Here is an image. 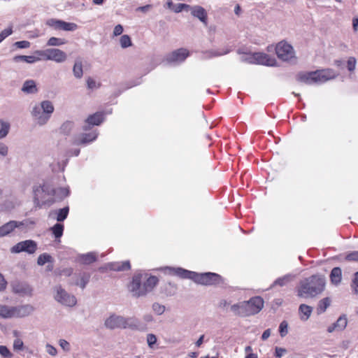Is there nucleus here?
Masks as SVG:
<instances>
[{"instance_id":"de8ad7c7","label":"nucleus","mask_w":358,"mask_h":358,"mask_svg":"<svg viewBox=\"0 0 358 358\" xmlns=\"http://www.w3.org/2000/svg\"><path fill=\"white\" fill-rule=\"evenodd\" d=\"M357 60L354 57H350L347 61V69L349 71H353L356 68Z\"/></svg>"},{"instance_id":"c03bdc74","label":"nucleus","mask_w":358,"mask_h":358,"mask_svg":"<svg viewBox=\"0 0 358 358\" xmlns=\"http://www.w3.org/2000/svg\"><path fill=\"white\" fill-rule=\"evenodd\" d=\"M344 259L348 262H358V251H352L345 254Z\"/></svg>"},{"instance_id":"13d9d810","label":"nucleus","mask_w":358,"mask_h":358,"mask_svg":"<svg viewBox=\"0 0 358 358\" xmlns=\"http://www.w3.org/2000/svg\"><path fill=\"white\" fill-rule=\"evenodd\" d=\"M123 32V27L121 24H117L113 30V35L117 36L121 35Z\"/></svg>"},{"instance_id":"72a5a7b5","label":"nucleus","mask_w":358,"mask_h":358,"mask_svg":"<svg viewBox=\"0 0 358 358\" xmlns=\"http://www.w3.org/2000/svg\"><path fill=\"white\" fill-rule=\"evenodd\" d=\"M324 281L320 278L316 280V275H315V294L321 293L324 289Z\"/></svg>"},{"instance_id":"338daca9","label":"nucleus","mask_w":358,"mask_h":358,"mask_svg":"<svg viewBox=\"0 0 358 358\" xmlns=\"http://www.w3.org/2000/svg\"><path fill=\"white\" fill-rule=\"evenodd\" d=\"M285 352V350L283 348H275V356L278 357H282Z\"/></svg>"},{"instance_id":"ea45409f","label":"nucleus","mask_w":358,"mask_h":358,"mask_svg":"<svg viewBox=\"0 0 358 358\" xmlns=\"http://www.w3.org/2000/svg\"><path fill=\"white\" fill-rule=\"evenodd\" d=\"M73 127V122L71 121L65 122L60 127L61 131L66 135H68Z\"/></svg>"},{"instance_id":"473e14b6","label":"nucleus","mask_w":358,"mask_h":358,"mask_svg":"<svg viewBox=\"0 0 358 358\" xmlns=\"http://www.w3.org/2000/svg\"><path fill=\"white\" fill-rule=\"evenodd\" d=\"M66 42L64 38L50 37L47 42V45L49 46H59L66 44Z\"/></svg>"},{"instance_id":"4d7b16f0","label":"nucleus","mask_w":358,"mask_h":358,"mask_svg":"<svg viewBox=\"0 0 358 358\" xmlns=\"http://www.w3.org/2000/svg\"><path fill=\"white\" fill-rule=\"evenodd\" d=\"M46 351L49 355H50L52 356H55L57 352V349L50 344H47Z\"/></svg>"},{"instance_id":"6e6d98bb","label":"nucleus","mask_w":358,"mask_h":358,"mask_svg":"<svg viewBox=\"0 0 358 358\" xmlns=\"http://www.w3.org/2000/svg\"><path fill=\"white\" fill-rule=\"evenodd\" d=\"M147 342L150 347H152V345L155 344L157 342V338L154 334H148L147 336Z\"/></svg>"},{"instance_id":"c85d7f7f","label":"nucleus","mask_w":358,"mask_h":358,"mask_svg":"<svg viewBox=\"0 0 358 358\" xmlns=\"http://www.w3.org/2000/svg\"><path fill=\"white\" fill-rule=\"evenodd\" d=\"M111 268L117 271H128L131 268V265L129 261H125L113 264Z\"/></svg>"},{"instance_id":"0e129e2a","label":"nucleus","mask_w":358,"mask_h":358,"mask_svg":"<svg viewBox=\"0 0 358 358\" xmlns=\"http://www.w3.org/2000/svg\"><path fill=\"white\" fill-rule=\"evenodd\" d=\"M334 64L341 69H343L345 66V62L342 59L335 60Z\"/></svg>"},{"instance_id":"f3484780","label":"nucleus","mask_w":358,"mask_h":358,"mask_svg":"<svg viewBox=\"0 0 358 358\" xmlns=\"http://www.w3.org/2000/svg\"><path fill=\"white\" fill-rule=\"evenodd\" d=\"M13 291L15 293L24 294V295H30L31 294L32 289L26 283L20 282H15L12 285Z\"/></svg>"},{"instance_id":"1a4fd4ad","label":"nucleus","mask_w":358,"mask_h":358,"mask_svg":"<svg viewBox=\"0 0 358 358\" xmlns=\"http://www.w3.org/2000/svg\"><path fill=\"white\" fill-rule=\"evenodd\" d=\"M313 292V275L300 282L298 287V296L302 298L311 297Z\"/></svg>"},{"instance_id":"f257e3e1","label":"nucleus","mask_w":358,"mask_h":358,"mask_svg":"<svg viewBox=\"0 0 358 358\" xmlns=\"http://www.w3.org/2000/svg\"><path fill=\"white\" fill-rule=\"evenodd\" d=\"M54 111V106L50 101H43L41 103V108L35 106L31 114L40 125L45 124Z\"/></svg>"},{"instance_id":"2f4dec72","label":"nucleus","mask_w":358,"mask_h":358,"mask_svg":"<svg viewBox=\"0 0 358 358\" xmlns=\"http://www.w3.org/2000/svg\"><path fill=\"white\" fill-rule=\"evenodd\" d=\"M51 231L56 238L62 237L64 231V225L60 223L55 224L51 227Z\"/></svg>"},{"instance_id":"69168bd1","label":"nucleus","mask_w":358,"mask_h":358,"mask_svg":"<svg viewBox=\"0 0 358 358\" xmlns=\"http://www.w3.org/2000/svg\"><path fill=\"white\" fill-rule=\"evenodd\" d=\"M6 287V281L5 280L3 276L0 274V291L3 290Z\"/></svg>"},{"instance_id":"3c124183","label":"nucleus","mask_w":358,"mask_h":358,"mask_svg":"<svg viewBox=\"0 0 358 358\" xmlns=\"http://www.w3.org/2000/svg\"><path fill=\"white\" fill-rule=\"evenodd\" d=\"M189 8V6L185 3H178L173 8V10L175 13H180L185 9H187Z\"/></svg>"},{"instance_id":"393cba45","label":"nucleus","mask_w":358,"mask_h":358,"mask_svg":"<svg viewBox=\"0 0 358 358\" xmlns=\"http://www.w3.org/2000/svg\"><path fill=\"white\" fill-rule=\"evenodd\" d=\"M195 273L196 272L185 270L182 268H176L174 272V273L176 275H177L178 276H179L182 278L191 279L193 281L194 280Z\"/></svg>"},{"instance_id":"6e6552de","label":"nucleus","mask_w":358,"mask_h":358,"mask_svg":"<svg viewBox=\"0 0 358 358\" xmlns=\"http://www.w3.org/2000/svg\"><path fill=\"white\" fill-rule=\"evenodd\" d=\"M40 55L47 60H52L57 63H61L66 59V54L57 48L47 49L40 53Z\"/></svg>"},{"instance_id":"9b49d317","label":"nucleus","mask_w":358,"mask_h":358,"mask_svg":"<svg viewBox=\"0 0 358 358\" xmlns=\"http://www.w3.org/2000/svg\"><path fill=\"white\" fill-rule=\"evenodd\" d=\"M334 70L330 69L315 70V83H323L329 80L334 79L337 76Z\"/></svg>"},{"instance_id":"8fccbe9b","label":"nucleus","mask_w":358,"mask_h":358,"mask_svg":"<svg viewBox=\"0 0 358 358\" xmlns=\"http://www.w3.org/2000/svg\"><path fill=\"white\" fill-rule=\"evenodd\" d=\"M288 324L286 321H282L279 327V331L281 336H285L287 334Z\"/></svg>"},{"instance_id":"052dcab7","label":"nucleus","mask_w":358,"mask_h":358,"mask_svg":"<svg viewBox=\"0 0 358 358\" xmlns=\"http://www.w3.org/2000/svg\"><path fill=\"white\" fill-rule=\"evenodd\" d=\"M59 345L61 346L62 348H63L64 350H69L70 349V345L69 343V342H67L66 340H64V339H61L59 341Z\"/></svg>"},{"instance_id":"7c9ffc66","label":"nucleus","mask_w":358,"mask_h":358,"mask_svg":"<svg viewBox=\"0 0 358 358\" xmlns=\"http://www.w3.org/2000/svg\"><path fill=\"white\" fill-rule=\"evenodd\" d=\"M14 61L16 62L22 61L29 64L34 63L37 62L39 59L36 57L35 56H27V55H17L13 58Z\"/></svg>"},{"instance_id":"09e8293b","label":"nucleus","mask_w":358,"mask_h":358,"mask_svg":"<svg viewBox=\"0 0 358 358\" xmlns=\"http://www.w3.org/2000/svg\"><path fill=\"white\" fill-rule=\"evenodd\" d=\"M13 33L12 27L5 29L0 33V43Z\"/></svg>"},{"instance_id":"b1692460","label":"nucleus","mask_w":358,"mask_h":358,"mask_svg":"<svg viewBox=\"0 0 358 358\" xmlns=\"http://www.w3.org/2000/svg\"><path fill=\"white\" fill-rule=\"evenodd\" d=\"M22 91L26 94H34L38 92L36 82L33 80H26L22 87Z\"/></svg>"},{"instance_id":"9d476101","label":"nucleus","mask_w":358,"mask_h":358,"mask_svg":"<svg viewBox=\"0 0 358 358\" xmlns=\"http://www.w3.org/2000/svg\"><path fill=\"white\" fill-rule=\"evenodd\" d=\"M141 274L134 275L132 278L131 282L128 286L129 292H131L134 296L139 297L145 296V294H141L143 292V285H141Z\"/></svg>"},{"instance_id":"7ed1b4c3","label":"nucleus","mask_w":358,"mask_h":358,"mask_svg":"<svg viewBox=\"0 0 358 358\" xmlns=\"http://www.w3.org/2000/svg\"><path fill=\"white\" fill-rule=\"evenodd\" d=\"M194 282L206 286L217 285L223 282L222 277L215 273H195Z\"/></svg>"},{"instance_id":"f03ea898","label":"nucleus","mask_w":358,"mask_h":358,"mask_svg":"<svg viewBox=\"0 0 358 358\" xmlns=\"http://www.w3.org/2000/svg\"><path fill=\"white\" fill-rule=\"evenodd\" d=\"M105 325L110 329L115 328H130L132 329L138 328L136 321L132 318H124L120 316L112 315L105 322Z\"/></svg>"},{"instance_id":"39448f33","label":"nucleus","mask_w":358,"mask_h":358,"mask_svg":"<svg viewBox=\"0 0 358 358\" xmlns=\"http://www.w3.org/2000/svg\"><path fill=\"white\" fill-rule=\"evenodd\" d=\"M275 53L278 57L282 61H289L295 57L293 47L284 41L276 45Z\"/></svg>"},{"instance_id":"58836bf2","label":"nucleus","mask_w":358,"mask_h":358,"mask_svg":"<svg viewBox=\"0 0 358 358\" xmlns=\"http://www.w3.org/2000/svg\"><path fill=\"white\" fill-rule=\"evenodd\" d=\"M120 43L122 48H127L132 45L130 36L127 34L122 35L120 37Z\"/></svg>"},{"instance_id":"c9c22d12","label":"nucleus","mask_w":358,"mask_h":358,"mask_svg":"<svg viewBox=\"0 0 358 358\" xmlns=\"http://www.w3.org/2000/svg\"><path fill=\"white\" fill-rule=\"evenodd\" d=\"M299 79L306 83H311L313 81V72L301 73L299 76Z\"/></svg>"},{"instance_id":"f704fd0d","label":"nucleus","mask_w":358,"mask_h":358,"mask_svg":"<svg viewBox=\"0 0 358 358\" xmlns=\"http://www.w3.org/2000/svg\"><path fill=\"white\" fill-rule=\"evenodd\" d=\"M69 208L68 206L61 208L57 213V220L58 222L64 221L68 216Z\"/></svg>"},{"instance_id":"a211bd4d","label":"nucleus","mask_w":358,"mask_h":358,"mask_svg":"<svg viewBox=\"0 0 358 358\" xmlns=\"http://www.w3.org/2000/svg\"><path fill=\"white\" fill-rule=\"evenodd\" d=\"M189 56V51L185 48L178 49L169 55V59L171 62H182Z\"/></svg>"},{"instance_id":"dca6fc26","label":"nucleus","mask_w":358,"mask_h":358,"mask_svg":"<svg viewBox=\"0 0 358 358\" xmlns=\"http://www.w3.org/2000/svg\"><path fill=\"white\" fill-rule=\"evenodd\" d=\"M23 224V222L17 221H10L4 224L0 227V237L8 235L13 231L15 228L22 226Z\"/></svg>"},{"instance_id":"bf43d9fd","label":"nucleus","mask_w":358,"mask_h":358,"mask_svg":"<svg viewBox=\"0 0 358 358\" xmlns=\"http://www.w3.org/2000/svg\"><path fill=\"white\" fill-rule=\"evenodd\" d=\"M289 281V278H287V277H283V278H278L275 281V285H278L280 286H283L285 285H286V283Z\"/></svg>"},{"instance_id":"ddd939ff","label":"nucleus","mask_w":358,"mask_h":358,"mask_svg":"<svg viewBox=\"0 0 358 358\" xmlns=\"http://www.w3.org/2000/svg\"><path fill=\"white\" fill-rule=\"evenodd\" d=\"M253 58L259 64L266 66H274L276 61L274 58L270 57L268 55L263 52H256L253 55Z\"/></svg>"},{"instance_id":"79ce46f5","label":"nucleus","mask_w":358,"mask_h":358,"mask_svg":"<svg viewBox=\"0 0 358 358\" xmlns=\"http://www.w3.org/2000/svg\"><path fill=\"white\" fill-rule=\"evenodd\" d=\"M52 259V257L47 254L43 253L42 255H40L37 259V263L38 265H44L45 263L50 262Z\"/></svg>"},{"instance_id":"0eeeda50","label":"nucleus","mask_w":358,"mask_h":358,"mask_svg":"<svg viewBox=\"0 0 358 358\" xmlns=\"http://www.w3.org/2000/svg\"><path fill=\"white\" fill-rule=\"evenodd\" d=\"M57 294L55 296L59 303L67 306H73L76 304V299L73 295L68 294L61 286L56 287Z\"/></svg>"},{"instance_id":"423d86ee","label":"nucleus","mask_w":358,"mask_h":358,"mask_svg":"<svg viewBox=\"0 0 358 358\" xmlns=\"http://www.w3.org/2000/svg\"><path fill=\"white\" fill-rule=\"evenodd\" d=\"M37 250V244L34 241L26 240L21 241L11 248L10 251L13 253H20L22 252L28 254H34Z\"/></svg>"},{"instance_id":"864d4df0","label":"nucleus","mask_w":358,"mask_h":358,"mask_svg":"<svg viewBox=\"0 0 358 358\" xmlns=\"http://www.w3.org/2000/svg\"><path fill=\"white\" fill-rule=\"evenodd\" d=\"M15 45L17 48H20V49L28 48L30 47V42L28 41H17V42H15Z\"/></svg>"},{"instance_id":"4be33fe9","label":"nucleus","mask_w":358,"mask_h":358,"mask_svg":"<svg viewBox=\"0 0 358 358\" xmlns=\"http://www.w3.org/2000/svg\"><path fill=\"white\" fill-rule=\"evenodd\" d=\"M191 13L194 17H197L204 24H207V13L203 7L199 6L193 7Z\"/></svg>"},{"instance_id":"a19ab883","label":"nucleus","mask_w":358,"mask_h":358,"mask_svg":"<svg viewBox=\"0 0 358 358\" xmlns=\"http://www.w3.org/2000/svg\"><path fill=\"white\" fill-rule=\"evenodd\" d=\"M73 72L74 76L78 78H80L83 76V66L81 62H76L73 69Z\"/></svg>"},{"instance_id":"4c0bfd02","label":"nucleus","mask_w":358,"mask_h":358,"mask_svg":"<svg viewBox=\"0 0 358 358\" xmlns=\"http://www.w3.org/2000/svg\"><path fill=\"white\" fill-rule=\"evenodd\" d=\"M243 302L240 303H236L231 306V310L234 312V313L237 315L245 317V315H243L244 313L243 309Z\"/></svg>"},{"instance_id":"5701e85b","label":"nucleus","mask_w":358,"mask_h":358,"mask_svg":"<svg viewBox=\"0 0 358 358\" xmlns=\"http://www.w3.org/2000/svg\"><path fill=\"white\" fill-rule=\"evenodd\" d=\"M330 280L333 285H338L342 280V270L340 267H334L330 273Z\"/></svg>"},{"instance_id":"603ef678","label":"nucleus","mask_w":358,"mask_h":358,"mask_svg":"<svg viewBox=\"0 0 358 358\" xmlns=\"http://www.w3.org/2000/svg\"><path fill=\"white\" fill-rule=\"evenodd\" d=\"M24 343L20 338L15 339L13 342V349L15 350H22L23 349Z\"/></svg>"},{"instance_id":"49530a36","label":"nucleus","mask_w":358,"mask_h":358,"mask_svg":"<svg viewBox=\"0 0 358 358\" xmlns=\"http://www.w3.org/2000/svg\"><path fill=\"white\" fill-rule=\"evenodd\" d=\"M350 286L355 294H358V271L354 273V277Z\"/></svg>"},{"instance_id":"c756f323","label":"nucleus","mask_w":358,"mask_h":358,"mask_svg":"<svg viewBox=\"0 0 358 358\" xmlns=\"http://www.w3.org/2000/svg\"><path fill=\"white\" fill-rule=\"evenodd\" d=\"M13 316L12 306L0 304V317L11 318Z\"/></svg>"},{"instance_id":"5fc2aeb1","label":"nucleus","mask_w":358,"mask_h":358,"mask_svg":"<svg viewBox=\"0 0 358 358\" xmlns=\"http://www.w3.org/2000/svg\"><path fill=\"white\" fill-rule=\"evenodd\" d=\"M87 87L89 89H94L96 87H99L101 85L100 83L96 85L95 80L92 78H90V77H89L87 80Z\"/></svg>"},{"instance_id":"680f3d73","label":"nucleus","mask_w":358,"mask_h":358,"mask_svg":"<svg viewBox=\"0 0 358 358\" xmlns=\"http://www.w3.org/2000/svg\"><path fill=\"white\" fill-rule=\"evenodd\" d=\"M153 309L157 311L159 314L162 313L164 311V306H161L158 303H155L153 305Z\"/></svg>"},{"instance_id":"412c9836","label":"nucleus","mask_w":358,"mask_h":358,"mask_svg":"<svg viewBox=\"0 0 358 358\" xmlns=\"http://www.w3.org/2000/svg\"><path fill=\"white\" fill-rule=\"evenodd\" d=\"M104 120V113L103 112H97L93 115H90L86 120L85 122L89 126L99 125Z\"/></svg>"},{"instance_id":"cd10ccee","label":"nucleus","mask_w":358,"mask_h":358,"mask_svg":"<svg viewBox=\"0 0 358 358\" xmlns=\"http://www.w3.org/2000/svg\"><path fill=\"white\" fill-rule=\"evenodd\" d=\"M78 259L82 264H90L96 260V257L95 254L89 252L87 254L81 255Z\"/></svg>"},{"instance_id":"2eb2a0df","label":"nucleus","mask_w":358,"mask_h":358,"mask_svg":"<svg viewBox=\"0 0 358 358\" xmlns=\"http://www.w3.org/2000/svg\"><path fill=\"white\" fill-rule=\"evenodd\" d=\"M13 317H23L30 315L34 308L30 305L12 306Z\"/></svg>"},{"instance_id":"6ab92c4d","label":"nucleus","mask_w":358,"mask_h":358,"mask_svg":"<svg viewBox=\"0 0 358 358\" xmlns=\"http://www.w3.org/2000/svg\"><path fill=\"white\" fill-rule=\"evenodd\" d=\"M96 131H93L87 134H83L78 139L74 141L76 145L86 144L94 141L97 138Z\"/></svg>"},{"instance_id":"a18cd8bd","label":"nucleus","mask_w":358,"mask_h":358,"mask_svg":"<svg viewBox=\"0 0 358 358\" xmlns=\"http://www.w3.org/2000/svg\"><path fill=\"white\" fill-rule=\"evenodd\" d=\"M0 355L3 358H12L13 354L9 349L5 345H0Z\"/></svg>"},{"instance_id":"4468645a","label":"nucleus","mask_w":358,"mask_h":358,"mask_svg":"<svg viewBox=\"0 0 358 358\" xmlns=\"http://www.w3.org/2000/svg\"><path fill=\"white\" fill-rule=\"evenodd\" d=\"M347 324L348 320L346 315L343 314L341 315L335 322L328 327L327 331L329 333H332L334 331H342L345 329Z\"/></svg>"},{"instance_id":"e433bc0d","label":"nucleus","mask_w":358,"mask_h":358,"mask_svg":"<svg viewBox=\"0 0 358 358\" xmlns=\"http://www.w3.org/2000/svg\"><path fill=\"white\" fill-rule=\"evenodd\" d=\"M0 126V138H2L8 134L10 129V124L1 120Z\"/></svg>"},{"instance_id":"e2e57ef3","label":"nucleus","mask_w":358,"mask_h":358,"mask_svg":"<svg viewBox=\"0 0 358 358\" xmlns=\"http://www.w3.org/2000/svg\"><path fill=\"white\" fill-rule=\"evenodd\" d=\"M0 154L6 156L8 154V148L3 143H0Z\"/></svg>"},{"instance_id":"a878e982","label":"nucleus","mask_w":358,"mask_h":358,"mask_svg":"<svg viewBox=\"0 0 358 358\" xmlns=\"http://www.w3.org/2000/svg\"><path fill=\"white\" fill-rule=\"evenodd\" d=\"M311 313H312V307L311 306H307L305 304H301L299 306V314L301 320H304V321L307 320L309 318V317L310 316Z\"/></svg>"},{"instance_id":"f8f14e48","label":"nucleus","mask_w":358,"mask_h":358,"mask_svg":"<svg viewBox=\"0 0 358 358\" xmlns=\"http://www.w3.org/2000/svg\"><path fill=\"white\" fill-rule=\"evenodd\" d=\"M48 24L58 30L74 31L78 28V25L73 22H66L54 19L50 20Z\"/></svg>"},{"instance_id":"20e7f679","label":"nucleus","mask_w":358,"mask_h":358,"mask_svg":"<svg viewBox=\"0 0 358 358\" xmlns=\"http://www.w3.org/2000/svg\"><path fill=\"white\" fill-rule=\"evenodd\" d=\"M264 301L261 296L252 297L249 301H243L245 317L259 313L264 307Z\"/></svg>"},{"instance_id":"37998d69","label":"nucleus","mask_w":358,"mask_h":358,"mask_svg":"<svg viewBox=\"0 0 358 358\" xmlns=\"http://www.w3.org/2000/svg\"><path fill=\"white\" fill-rule=\"evenodd\" d=\"M90 275L88 273H83L79 281L76 282L81 288L84 289L90 280Z\"/></svg>"},{"instance_id":"774afa93","label":"nucleus","mask_w":358,"mask_h":358,"mask_svg":"<svg viewBox=\"0 0 358 358\" xmlns=\"http://www.w3.org/2000/svg\"><path fill=\"white\" fill-rule=\"evenodd\" d=\"M352 28L355 31H357L358 28V17H355L352 18Z\"/></svg>"},{"instance_id":"aec40b11","label":"nucleus","mask_w":358,"mask_h":358,"mask_svg":"<svg viewBox=\"0 0 358 358\" xmlns=\"http://www.w3.org/2000/svg\"><path fill=\"white\" fill-rule=\"evenodd\" d=\"M159 282V279L155 275H150L147 278V280L143 283V292H142L141 294H147L148 292L152 291V289L156 287V285Z\"/></svg>"},{"instance_id":"bb28decb","label":"nucleus","mask_w":358,"mask_h":358,"mask_svg":"<svg viewBox=\"0 0 358 358\" xmlns=\"http://www.w3.org/2000/svg\"><path fill=\"white\" fill-rule=\"evenodd\" d=\"M331 299L329 297H325L318 302L317 308V313L318 315L326 311L327 308L330 306Z\"/></svg>"}]
</instances>
